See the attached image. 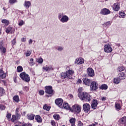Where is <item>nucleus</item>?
<instances>
[{
  "mask_svg": "<svg viewBox=\"0 0 126 126\" xmlns=\"http://www.w3.org/2000/svg\"><path fill=\"white\" fill-rule=\"evenodd\" d=\"M78 96L82 100L86 101V102H90L91 101V96L86 92L79 93Z\"/></svg>",
  "mask_w": 126,
  "mask_h": 126,
  "instance_id": "f257e3e1",
  "label": "nucleus"
},
{
  "mask_svg": "<svg viewBox=\"0 0 126 126\" xmlns=\"http://www.w3.org/2000/svg\"><path fill=\"white\" fill-rule=\"evenodd\" d=\"M58 19L62 23H66L69 20V18L66 15H63V13L58 14Z\"/></svg>",
  "mask_w": 126,
  "mask_h": 126,
  "instance_id": "f03ea898",
  "label": "nucleus"
},
{
  "mask_svg": "<svg viewBox=\"0 0 126 126\" xmlns=\"http://www.w3.org/2000/svg\"><path fill=\"white\" fill-rule=\"evenodd\" d=\"M45 93L49 94V95H46L47 97H52L55 94V92L53 90V87L51 86H48L45 87Z\"/></svg>",
  "mask_w": 126,
  "mask_h": 126,
  "instance_id": "7ed1b4c3",
  "label": "nucleus"
},
{
  "mask_svg": "<svg viewBox=\"0 0 126 126\" xmlns=\"http://www.w3.org/2000/svg\"><path fill=\"white\" fill-rule=\"evenodd\" d=\"M71 111L74 114H79L81 112V106L79 104H75L72 106Z\"/></svg>",
  "mask_w": 126,
  "mask_h": 126,
  "instance_id": "20e7f679",
  "label": "nucleus"
},
{
  "mask_svg": "<svg viewBox=\"0 0 126 126\" xmlns=\"http://www.w3.org/2000/svg\"><path fill=\"white\" fill-rule=\"evenodd\" d=\"M20 77L25 82H29L30 81V76L29 75L26 74L25 72H23L20 74Z\"/></svg>",
  "mask_w": 126,
  "mask_h": 126,
  "instance_id": "39448f33",
  "label": "nucleus"
},
{
  "mask_svg": "<svg viewBox=\"0 0 126 126\" xmlns=\"http://www.w3.org/2000/svg\"><path fill=\"white\" fill-rule=\"evenodd\" d=\"M98 89V83L97 82L93 81L91 84V90L95 91Z\"/></svg>",
  "mask_w": 126,
  "mask_h": 126,
  "instance_id": "423d86ee",
  "label": "nucleus"
},
{
  "mask_svg": "<svg viewBox=\"0 0 126 126\" xmlns=\"http://www.w3.org/2000/svg\"><path fill=\"white\" fill-rule=\"evenodd\" d=\"M104 52L105 53H112L113 52V48L110 44H106L104 45Z\"/></svg>",
  "mask_w": 126,
  "mask_h": 126,
  "instance_id": "0eeeda50",
  "label": "nucleus"
},
{
  "mask_svg": "<svg viewBox=\"0 0 126 126\" xmlns=\"http://www.w3.org/2000/svg\"><path fill=\"white\" fill-rule=\"evenodd\" d=\"M119 126H126V117H122L119 120Z\"/></svg>",
  "mask_w": 126,
  "mask_h": 126,
  "instance_id": "6e6552de",
  "label": "nucleus"
},
{
  "mask_svg": "<svg viewBox=\"0 0 126 126\" xmlns=\"http://www.w3.org/2000/svg\"><path fill=\"white\" fill-rule=\"evenodd\" d=\"M100 13L102 15H108V14H110V13H111V11L106 8H104L101 10Z\"/></svg>",
  "mask_w": 126,
  "mask_h": 126,
  "instance_id": "1a4fd4ad",
  "label": "nucleus"
},
{
  "mask_svg": "<svg viewBox=\"0 0 126 126\" xmlns=\"http://www.w3.org/2000/svg\"><path fill=\"white\" fill-rule=\"evenodd\" d=\"M83 63H84V59L80 57L75 60V64H83Z\"/></svg>",
  "mask_w": 126,
  "mask_h": 126,
  "instance_id": "9d476101",
  "label": "nucleus"
},
{
  "mask_svg": "<svg viewBox=\"0 0 126 126\" xmlns=\"http://www.w3.org/2000/svg\"><path fill=\"white\" fill-rule=\"evenodd\" d=\"M87 73L90 77H93L95 75L94 70L92 68H88L87 69Z\"/></svg>",
  "mask_w": 126,
  "mask_h": 126,
  "instance_id": "9b49d317",
  "label": "nucleus"
},
{
  "mask_svg": "<svg viewBox=\"0 0 126 126\" xmlns=\"http://www.w3.org/2000/svg\"><path fill=\"white\" fill-rule=\"evenodd\" d=\"M83 110L85 113H89L90 111V105L88 103H85L83 106Z\"/></svg>",
  "mask_w": 126,
  "mask_h": 126,
  "instance_id": "f8f14e48",
  "label": "nucleus"
},
{
  "mask_svg": "<svg viewBox=\"0 0 126 126\" xmlns=\"http://www.w3.org/2000/svg\"><path fill=\"white\" fill-rule=\"evenodd\" d=\"M63 103V100L62 98H58L55 100V104L59 107H62Z\"/></svg>",
  "mask_w": 126,
  "mask_h": 126,
  "instance_id": "ddd939ff",
  "label": "nucleus"
},
{
  "mask_svg": "<svg viewBox=\"0 0 126 126\" xmlns=\"http://www.w3.org/2000/svg\"><path fill=\"white\" fill-rule=\"evenodd\" d=\"M7 76V74L6 73L4 72V71L2 70V68H1L0 69V78L1 79H4Z\"/></svg>",
  "mask_w": 126,
  "mask_h": 126,
  "instance_id": "4468645a",
  "label": "nucleus"
},
{
  "mask_svg": "<svg viewBox=\"0 0 126 126\" xmlns=\"http://www.w3.org/2000/svg\"><path fill=\"white\" fill-rule=\"evenodd\" d=\"M43 69L45 71H50V70H54V67L52 65H46L43 67Z\"/></svg>",
  "mask_w": 126,
  "mask_h": 126,
  "instance_id": "2eb2a0df",
  "label": "nucleus"
},
{
  "mask_svg": "<svg viewBox=\"0 0 126 126\" xmlns=\"http://www.w3.org/2000/svg\"><path fill=\"white\" fill-rule=\"evenodd\" d=\"M61 78H62V79H65V78H69V79H70V77H69V76H68V74H67V73H66V72H63L61 73Z\"/></svg>",
  "mask_w": 126,
  "mask_h": 126,
  "instance_id": "dca6fc26",
  "label": "nucleus"
},
{
  "mask_svg": "<svg viewBox=\"0 0 126 126\" xmlns=\"http://www.w3.org/2000/svg\"><path fill=\"white\" fill-rule=\"evenodd\" d=\"M83 83L85 85H87V86H89L90 84H91V81L90 79H89L88 78H84L83 79Z\"/></svg>",
  "mask_w": 126,
  "mask_h": 126,
  "instance_id": "f3484780",
  "label": "nucleus"
},
{
  "mask_svg": "<svg viewBox=\"0 0 126 126\" xmlns=\"http://www.w3.org/2000/svg\"><path fill=\"white\" fill-rule=\"evenodd\" d=\"M113 8L115 11H119L120 10V4L119 3H115L113 5Z\"/></svg>",
  "mask_w": 126,
  "mask_h": 126,
  "instance_id": "a211bd4d",
  "label": "nucleus"
},
{
  "mask_svg": "<svg viewBox=\"0 0 126 126\" xmlns=\"http://www.w3.org/2000/svg\"><path fill=\"white\" fill-rule=\"evenodd\" d=\"M118 77L120 80H123L126 78V75L125 73L121 72L118 74Z\"/></svg>",
  "mask_w": 126,
  "mask_h": 126,
  "instance_id": "6ab92c4d",
  "label": "nucleus"
},
{
  "mask_svg": "<svg viewBox=\"0 0 126 126\" xmlns=\"http://www.w3.org/2000/svg\"><path fill=\"white\" fill-rule=\"evenodd\" d=\"M97 105H98V101L97 100H94L93 101V104L91 105V107L92 109H96L97 108Z\"/></svg>",
  "mask_w": 126,
  "mask_h": 126,
  "instance_id": "aec40b11",
  "label": "nucleus"
},
{
  "mask_svg": "<svg viewBox=\"0 0 126 126\" xmlns=\"http://www.w3.org/2000/svg\"><path fill=\"white\" fill-rule=\"evenodd\" d=\"M6 33H10V34H12V33H14V29L11 27H8L6 29Z\"/></svg>",
  "mask_w": 126,
  "mask_h": 126,
  "instance_id": "412c9836",
  "label": "nucleus"
},
{
  "mask_svg": "<svg viewBox=\"0 0 126 126\" xmlns=\"http://www.w3.org/2000/svg\"><path fill=\"white\" fill-rule=\"evenodd\" d=\"M75 122H76V119L75 118H71L69 120V122L71 126H75Z\"/></svg>",
  "mask_w": 126,
  "mask_h": 126,
  "instance_id": "4be33fe9",
  "label": "nucleus"
},
{
  "mask_svg": "<svg viewBox=\"0 0 126 126\" xmlns=\"http://www.w3.org/2000/svg\"><path fill=\"white\" fill-rule=\"evenodd\" d=\"M66 72L67 73V74H68V76L70 77V79H71V76L73 75V73H74V71L69 69L66 71Z\"/></svg>",
  "mask_w": 126,
  "mask_h": 126,
  "instance_id": "5701e85b",
  "label": "nucleus"
},
{
  "mask_svg": "<svg viewBox=\"0 0 126 126\" xmlns=\"http://www.w3.org/2000/svg\"><path fill=\"white\" fill-rule=\"evenodd\" d=\"M28 120L30 121H32L35 118V115L33 114H29L27 115Z\"/></svg>",
  "mask_w": 126,
  "mask_h": 126,
  "instance_id": "b1692460",
  "label": "nucleus"
},
{
  "mask_svg": "<svg viewBox=\"0 0 126 126\" xmlns=\"http://www.w3.org/2000/svg\"><path fill=\"white\" fill-rule=\"evenodd\" d=\"M24 5L27 8H29L30 5H31V2L30 1H25Z\"/></svg>",
  "mask_w": 126,
  "mask_h": 126,
  "instance_id": "393cba45",
  "label": "nucleus"
},
{
  "mask_svg": "<svg viewBox=\"0 0 126 126\" xmlns=\"http://www.w3.org/2000/svg\"><path fill=\"white\" fill-rule=\"evenodd\" d=\"M63 107L64 109H65L66 110H70V106L69 105H68V103L66 102H64L63 104Z\"/></svg>",
  "mask_w": 126,
  "mask_h": 126,
  "instance_id": "a878e982",
  "label": "nucleus"
},
{
  "mask_svg": "<svg viewBox=\"0 0 126 126\" xmlns=\"http://www.w3.org/2000/svg\"><path fill=\"white\" fill-rule=\"evenodd\" d=\"M35 120L37 123H42V118H41V116L39 115H36L35 116Z\"/></svg>",
  "mask_w": 126,
  "mask_h": 126,
  "instance_id": "bb28decb",
  "label": "nucleus"
},
{
  "mask_svg": "<svg viewBox=\"0 0 126 126\" xmlns=\"http://www.w3.org/2000/svg\"><path fill=\"white\" fill-rule=\"evenodd\" d=\"M115 108L117 111H120V110H121V109L122 108V106H121V104H120V103H116Z\"/></svg>",
  "mask_w": 126,
  "mask_h": 126,
  "instance_id": "cd10ccee",
  "label": "nucleus"
},
{
  "mask_svg": "<svg viewBox=\"0 0 126 126\" xmlns=\"http://www.w3.org/2000/svg\"><path fill=\"white\" fill-rule=\"evenodd\" d=\"M100 89L101 90H107L108 89V86L106 84L102 85L100 87Z\"/></svg>",
  "mask_w": 126,
  "mask_h": 126,
  "instance_id": "c85d7f7f",
  "label": "nucleus"
},
{
  "mask_svg": "<svg viewBox=\"0 0 126 126\" xmlns=\"http://www.w3.org/2000/svg\"><path fill=\"white\" fill-rule=\"evenodd\" d=\"M119 17L120 18H125V17H126V13H125L124 12V11H123V12H119Z\"/></svg>",
  "mask_w": 126,
  "mask_h": 126,
  "instance_id": "c756f323",
  "label": "nucleus"
},
{
  "mask_svg": "<svg viewBox=\"0 0 126 126\" xmlns=\"http://www.w3.org/2000/svg\"><path fill=\"white\" fill-rule=\"evenodd\" d=\"M13 99L16 103H18V102H19V96L18 95H15Z\"/></svg>",
  "mask_w": 126,
  "mask_h": 126,
  "instance_id": "7c9ffc66",
  "label": "nucleus"
},
{
  "mask_svg": "<svg viewBox=\"0 0 126 126\" xmlns=\"http://www.w3.org/2000/svg\"><path fill=\"white\" fill-rule=\"evenodd\" d=\"M120 81H121V80L117 77L116 78H114L113 82L115 84H119V83H120Z\"/></svg>",
  "mask_w": 126,
  "mask_h": 126,
  "instance_id": "2f4dec72",
  "label": "nucleus"
},
{
  "mask_svg": "<svg viewBox=\"0 0 126 126\" xmlns=\"http://www.w3.org/2000/svg\"><path fill=\"white\" fill-rule=\"evenodd\" d=\"M17 72H21L23 71V67L22 66H18L17 67Z\"/></svg>",
  "mask_w": 126,
  "mask_h": 126,
  "instance_id": "473e14b6",
  "label": "nucleus"
},
{
  "mask_svg": "<svg viewBox=\"0 0 126 126\" xmlns=\"http://www.w3.org/2000/svg\"><path fill=\"white\" fill-rule=\"evenodd\" d=\"M43 109L46 111H50V109H51V107L48 106L47 104H45L43 106Z\"/></svg>",
  "mask_w": 126,
  "mask_h": 126,
  "instance_id": "72a5a7b5",
  "label": "nucleus"
},
{
  "mask_svg": "<svg viewBox=\"0 0 126 126\" xmlns=\"http://www.w3.org/2000/svg\"><path fill=\"white\" fill-rule=\"evenodd\" d=\"M2 23H4V24H6V25H8L9 24V21L6 19H3L1 21Z\"/></svg>",
  "mask_w": 126,
  "mask_h": 126,
  "instance_id": "f704fd0d",
  "label": "nucleus"
},
{
  "mask_svg": "<svg viewBox=\"0 0 126 126\" xmlns=\"http://www.w3.org/2000/svg\"><path fill=\"white\" fill-rule=\"evenodd\" d=\"M3 94H4V89L2 88H0V96H3Z\"/></svg>",
  "mask_w": 126,
  "mask_h": 126,
  "instance_id": "c9c22d12",
  "label": "nucleus"
},
{
  "mask_svg": "<svg viewBox=\"0 0 126 126\" xmlns=\"http://www.w3.org/2000/svg\"><path fill=\"white\" fill-rule=\"evenodd\" d=\"M33 61V58H31L29 62V64L31 66L34 65V64H35V63H34Z\"/></svg>",
  "mask_w": 126,
  "mask_h": 126,
  "instance_id": "e433bc0d",
  "label": "nucleus"
},
{
  "mask_svg": "<svg viewBox=\"0 0 126 126\" xmlns=\"http://www.w3.org/2000/svg\"><path fill=\"white\" fill-rule=\"evenodd\" d=\"M0 49L1 52L3 54H4L6 52V49L3 46H1V47H0Z\"/></svg>",
  "mask_w": 126,
  "mask_h": 126,
  "instance_id": "4c0bfd02",
  "label": "nucleus"
},
{
  "mask_svg": "<svg viewBox=\"0 0 126 126\" xmlns=\"http://www.w3.org/2000/svg\"><path fill=\"white\" fill-rule=\"evenodd\" d=\"M32 53V51L31 50H28L26 53V57H30Z\"/></svg>",
  "mask_w": 126,
  "mask_h": 126,
  "instance_id": "58836bf2",
  "label": "nucleus"
},
{
  "mask_svg": "<svg viewBox=\"0 0 126 126\" xmlns=\"http://www.w3.org/2000/svg\"><path fill=\"white\" fill-rule=\"evenodd\" d=\"M24 24H25V22L22 20L20 21L18 23L19 26H22V25H24Z\"/></svg>",
  "mask_w": 126,
  "mask_h": 126,
  "instance_id": "ea45409f",
  "label": "nucleus"
},
{
  "mask_svg": "<svg viewBox=\"0 0 126 126\" xmlns=\"http://www.w3.org/2000/svg\"><path fill=\"white\" fill-rule=\"evenodd\" d=\"M118 71L122 72L123 71V70H125V67L124 66H121L118 67Z\"/></svg>",
  "mask_w": 126,
  "mask_h": 126,
  "instance_id": "a19ab883",
  "label": "nucleus"
},
{
  "mask_svg": "<svg viewBox=\"0 0 126 126\" xmlns=\"http://www.w3.org/2000/svg\"><path fill=\"white\" fill-rule=\"evenodd\" d=\"M103 25L104 26H105V27H108V26H110V25H111V22L110 21L107 22L104 24H103Z\"/></svg>",
  "mask_w": 126,
  "mask_h": 126,
  "instance_id": "79ce46f5",
  "label": "nucleus"
},
{
  "mask_svg": "<svg viewBox=\"0 0 126 126\" xmlns=\"http://www.w3.org/2000/svg\"><path fill=\"white\" fill-rule=\"evenodd\" d=\"M16 13H17V14H18L19 15H21V14H23V11L16 10Z\"/></svg>",
  "mask_w": 126,
  "mask_h": 126,
  "instance_id": "37998d69",
  "label": "nucleus"
},
{
  "mask_svg": "<svg viewBox=\"0 0 126 126\" xmlns=\"http://www.w3.org/2000/svg\"><path fill=\"white\" fill-rule=\"evenodd\" d=\"M51 124L52 126H58V123H56V122H55V121H54V120H52L51 121Z\"/></svg>",
  "mask_w": 126,
  "mask_h": 126,
  "instance_id": "c03bdc74",
  "label": "nucleus"
},
{
  "mask_svg": "<svg viewBox=\"0 0 126 126\" xmlns=\"http://www.w3.org/2000/svg\"><path fill=\"white\" fill-rule=\"evenodd\" d=\"M6 118L8 121H10V119H11V114L10 113H7L6 115Z\"/></svg>",
  "mask_w": 126,
  "mask_h": 126,
  "instance_id": "a18cd8bd",
  "label": "nucleus"
},
{
  "mask_svg": "<svg viewBox=\"0 0 126 126\" xmlns=\"http://www.w3.org/2000/svg\"><path fill=\"white\" fill-rule=\"evenodd\" d=\"M5 110V106L2 104H0V111Z\"/></svg>",
  "mask_w": 126,
  "mask_h": 126,
  "instance_id": "49530a36",
  "label": "nucleus"
},
{
  "mask_svg": "<svg viewBox=\"0 0 126 126\" xmlns=\"http://www.w3.org/2000/svg\"><path fill=\"white\" fill-rule=\"evenodd\" d=\"M53 117L55 120H60V115L58 114H55Z\"/></svg>",
  "mask_w": 126,
  "mask_h": 126,
  "instance_id": "de8ad7c7",
  "label": "nucleus"
},
{
  "mask_svg": "<svg viewBox=\"0 0 126 126\" xmlns=\"http://www.w3.org/2000/svg\"><path fill=\"white\" fill-rule=\"evenodd\" d=\"M37 63H43V58H39L37 60Z\"/></svg>",
  "mask_w": 126,
  "mask_h": 126,
  "instance_id": "09e8293b",
  "label": "nucleus"
},
{
  "mask_svg": "<svg viewBox=\"0 0 126 126\" xmlns=\"http://www.w3.org/2000/svg\"><path fill=\"white\" fill-rule=\"evenodd\" d=\"M17 1V0H9V2L10 4H13V3H15Z\"/></svg>",
  "mask_w": 126,
  "mask_h": 126,
  "instance_id": "8fccbe9b",
  "label": "nucleus"
},
{
  "mask_svg": "<svg viewBox=\"0 0 126 126\" xmlns=\"http://www.w3.org/2000/svg\"><path fill=\"white\" fill-rule=\"evenodd\" d=\"M39 94L40 95H44V94H45V92L43 90H40L39 91Z\"/></svg>",
  "mask_w": 126,
  "mask_h": 126,
  "instance_id": "3c124183",
  "label": "nucleus"
},
{
  "mask_svg": "<svg viewBox=\"0 0 126 126\" xmlns=\"http://www.w3.org/2000/svg\"><path fill=\"white\" fill-rule=\"evenodd\" d=\"M16 120V116L15 115H12L11 121L12 122H14Z\"/></svg>",
  "mask_w": 126,
  "mask_h": 126,
  "instance_id": "603ef678",
  "label": "nucleus"
},
{
  "mask_svg": "<svg viewBox=\"0 0 126 126\" xmlns=\"http://www.w3.org/2000/svg\"><path fill=\"white\" fill-rule=\"evenodd\" d=\"M57 49L58 50V51H63V47H61V46H58L57 47Z\"/></svg>",
  "mask_w": 126,
  "mask_h": 126,
  "instance_id": "864d4df0",
  "label": "nucleus"
},
{
  "mask_svg": "<svg viewBox=\"0 0 126 126\" xmlns=\"http://www.w3.org/2000/svg\"><path fill=\"white\" fill-rule=\"evenodd\" d=\"M78 126H83V123L81 121H79L78 122Z\"/></svg>",
  "mask_w": 126,
  "mask_h": 126,
  "instance_id": "5fc2aeb1",
  "label": "nucleus"
},
{
  "mask_svg": "<svg viewBox=\"0 0 126 126\" xmlns=\"http://www.w3.org/2000/svg\"><path fill=\"white\" fill-rule=\"evenodd\" d=\"M23 90H25V91H29V88L28 87H25L23 88Z\"/></svg>",
  "mask_w": 126,
  "mask_h": 126,
  "instance_id": "6e6d98bb",
  "label": "nucleus"
},
{
  "mask_svg": "<svg viewBox=\"0 0 126 126\" xmlns=\"http://www.w3.org/2000/svg\"><path fill=\"white\" fill-rule=\"evenodd\" d=\"M16 117L17 118V119H20V117H21V116L20 115V114L16 113Z\"/></svg>",
  "mask_w": 126,
  "mask_h": 126,
  "instance_id": "4d7b16f0",
  "label": "nucleus"
},
{
  "mask_svg": "<svg viewBox=\"0 0 126 126\" xmlns=\"http://www.w3.org/2000/svg\"><path fill=\"white\" fill-rule=\"evenodd\" d=\"M12 44L13 45H15V44H16V39H14L12 41Z\"/></svg>",
  "mask_w": 126,
  "mask_h": 126,
  "instance_id": "13d9d810",
  "label": "nucleus"
},
{
  "mask_svg": "<svg viewBox=\"0 0 126 126\" xmlns=\"http://www.w3.org/2000/svg\"><path fill=\"white\" fill-rule=\"evenodd\" d=\"M101 100L102 101H106L107 100V97H105V96H102L101 97Z\"/></svg>",
  "mask_w": 126,
  "mask_h": 126,
  "instance_id": "bf43d9fd",
  "label": "nucleus"
},
{
  "mask_svg": "<svg viewBox=\"0 0 126 126\" xmlns=\"http://www.w3.org/2000/svg\"><path fill=\"white\" fill-rule=\"evenodd\" d=\"M82 81H81V79H79L77 82V84H80L82 83Z\"/></svg>",
  "mask_w": 126,
  "mask_h": 126,
  "instance_id": "052dcab7",
  "label": "nucleus"
},
{
  "mask_svg": "<svg viewBox=\"0 0 126 126\" xmlns=\"http://www.w3.org/2000/svg\"><path fill=\"white\" fill-rule=\"evenodd\" d=\"M20 125H21V126H27V124L23 123H20Z\"/></svg>",
  "mask_w": 126,
  "mask_h": 126,
  "instance_id": "680f3d73",
  "label": "nucleus"
},
{
  "mask_svg": "<svg viewBox=\"0 0 126 126\" xmlns=\"http://www.w3.org/2000/svg\"><path fill=\"white\" fill-rule=\"evenodd\" d=\"M96 125H98V123H95V124H92V125H90L89 126H95Z\"/></svg>",
  "mask_w": 126,
  "mask_h": 126,
  "instance_id": "e2e57ef3",
  "label": "nucleus"
},
{
  "mask_svg": "<svg viewBox=\"0 0 126 126\" xmlns=\"http://www.w3.org/2000/svg\"><path fill=\"white\" fill-rule=\"evenodd\" d=\"M19 107L17 108L16 110V114H18V112H19Z\"/></svg>",
  "mask_w": 126,
  "mask_h": 126,
  "instance_id": "0e129e2a",
  "label": "nucleus"
},
{
  "mask_svg": "<svg viewBox=\"0 0 126 126\" xmlns=\"http://www.w3.org/2000/svg\"><path fill=\"white\" fill-rule=\"evenodd\" d=\"M32 43H33V40L32 39H30V40L29 41V44H30V45H31Z\"/></svg>",
  "mask_w": 126,
  "mask_h": 126,
  "instance_id": "69168bd1",
  "label": "nucleus"
},
{
  "mask_svg": "<svg viewBox=\"0 0 126 126\" xmlns=\"http://www.w3.org/2000/svg\"><path fill=\"white\" fill-rule=\"evenodd\" d=\"M22 42H26V39L25 38H22L21 39Z\"/></svg>",
  "mask_w": 126,
  "mask_h": 126,
  "instance_id": "338daca9",
  "label": "nucleus"
},
{
  "mask_svg": "<svg viewBox=\"0 0 126 126\" xmlns=\"http://www.w3.org/2000/svg\"><path fill=\"white\" fill-rule=\"evenodd\" d=\"M14 82H15V83H16V82H17V80L16 79V77H14Z\"/></svg>",
  "mask_w": 126,
  "mask_h": 126,
  "instance_id": "774afa93",
  "label": "nucleus"
}]
</instances>
